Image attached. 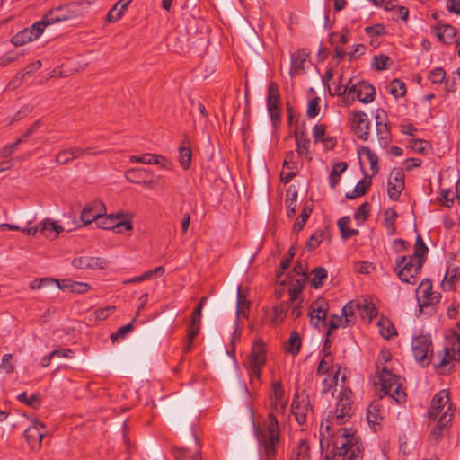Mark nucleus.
I'll use <instances>...</instances> for the list:
<instances>
[{"instance_id": "f257e3e1", "label": "nucleus", "mask_w": 460, "mask_h": 460, "mask_svg": "<svg viewBox=\"0 0 460 460\" xmlns=\"http://www.w3.org/2000/svg\"><path fill=\"white\" fill-rule=\"evenodd\" d=\"M333 441L332 457L326 460H362L363 449L358 438L349 429H341Z\"/></svg>"}, {"instance_id": "f03ea898", "label": "nucleus", "mask_w": 460, "mask_h": 460, "mask_svg": "<svg viewBox=\"0 0 460 460\" xmlns=\"http://www.w3.org/2000/svg\"><path fill=\"white\" fill-rule=\"evenodd\" d=\"M258 441L261 454L265 460H276L277 448L279 445V427L273 413L269 414L266 429L259 434Z\"/></svg>"}, {"instance_id": "7ed1b4c3", "label": "nucleus", "mask_w": 460, "mask_h": 460, "mask_svg": "<svg viewBox=\"0 0 460 460\" xmlns=\"http://www.w3.org/2000/svg\"><path fill=\"white\" fill-rule=\"evenodd\" d=\"M352 392L350 389L344 388L340 392L336 408L333 411H329L323 422L321 423V429L323 428L326 431L330 430L331 425L344 424L352 416Z\"/></svg>"}, {"instance_id": "20e7f679", "label": "nucleus", "mask_w": 460, "mask_h": 460, "mask_svg": "<svg viewBox=\"0 0 460 460\" xmlns=\"http://www.w3.org/2000/svg\"><path fill=\"white\" fill-rule=\"evenodd\" d=\"M266 344L261 339L256 340L244 366L250 376V383L253 387L261 385V368L266 363Z\"/></svg>"}, {"instance_id": "39448f33", "label": "nucleus", "mask_w": 460, "mask_h": 460, "mask_svg": "<svg viewBox=\"0 0 460 460\" xmlns=\"http://www.w3.org/2000/svg\"><path fill=\"white\" fill-rule=\"evenodd\" d=\"M89 7V3L84 1L73 2L65 5H59L49 10L43 20L46 25L73 20L83 16Z\"/></svg>"}, {"instance_id": "423d86ee", "label": "nucleus", "mask_w": 460, "mask_h": 460, "mask_svg": "<svg viewBox=\"0 0 460 460\" xmlns=\"http://www.w3.org/2000/svg\"><path fill=\"white\" fill-rule=\"evenodd\" d=\"M423 264L422 259L402 255L396 258L394 271L402 282L415 284Z\"/></svg>"}, {"instance_id": "0eeeda50", "label": "nucleus", "mask_w": 460, "mask_h": 460, "mask_svg": "<svg viewBox=\"0 0 460 460\" xmlns=\"http://www.w3.org/2000/svg\"><path fill=\"white\" fill-rule=\"evenodd\" d=\"M382 391L397 403L406 401V393L402 387L401 377L384 367L379 375Z\"/></svg>"}, {"instance_id": "6e6552de", "label": "nucleus", "mask_w": 460, "mask_h": 460, "mask_svg": "<svg viewBox=\"0 0 460 460\" xmlns=\"http://www.w3.org/2000/svg\"><path fill=\"white\" fill-rule=\"evenodd\" d=\"M417 292H420V296L417 298L420 313L422 314L425 310L429 314L435 313L436 305L441 300V294L433 292L431 280L429 279H423L420 283Z\"/></svg>"}, {"instance_id": "1a4fd4ad", "label": "nucleus", "mask_w": 460, "mask_h": 460, "mask_svg": "<svg viewBox=\"0 0 460 460\" xmlns=\"http://www.w3.org/2000/svg\"><path fill=\"white\" fill-rule=\"evenodd\" d=\"M446 412H449L450 420L454 416V407L450 401L449 392L447 390H440L438 392L431 400L430 406L428 411V416L429 419H437L444 417Z\"/></svg>"}, {"instance_id": "9d476101", "label": "nucleus", "mask_w": 460, "mask_h": 460, "mask_svg": "<svg viewBox=\"0 0 460 460\" xmlns=\"http://www.w3.org/2000/svg\"><path fill=\"white\" fill-rule=\"evenodd\" d=\"M267 110L270 115L271 122L277 127L281 122L280 95L277 83L270 82L267 91Z\"/></svg>"}, {"instance_id": "9b49d317", "label": "nucleus", "mask_w": 460, "mask_h": 460, "mask_svg": "<svg viewBox=\"0 0 460 460\" xmlns=\"http://www.w3.org/2000/svg\"><path fill=\"white\" fill-rule=\"evenodd\" d=\"M125 178L128 181L143 185L152 189L157 182L159 177H155L152 171L146 168H131L125 172Z\"/></svg>"}, {"instance_id": "f8f14e48", "label": "nucleus", "mask_w": 460, "mask_h": 460, "mask_svg": "<svg viewBox=\"0 0 460 460\" xmlns=\"http://www.w3.org/2000/svg\"><path fill=\"white\" fill-rule=\"evenodd\" d=\"M103 150H96L94 147H70L60 151L56 155V162L59 164H66L75 159L82 158L85 155H97L103 154Z\"/></svg>"}, {"instance_id": "ddd939ff", "label": "nucleus", "mask_w": 460, "mask_h": 460, "mask_svg": "<svg viewBox=\"0 0 460 460\" xmlns=\"http://www.w3.org/2000/svg\"><path fill=\"white\" fill-rule=\"evenodd\" d=\"M46 23L42 19L36 22L31 27L25 28L13 36L11 41L14 46H22L38 39L45 30Z\"/></svg>"}, {"instance_id": "4468645a", "label": "nucleus", "mask_w": 460, "mask_h": 460, "mask_svg": "<svg viewBox=\"0 0 460 460\" xmlns=\"http://www.w3.org/2000/svg\"><path fill=\"white\" fill-rule=\"evenodd\" d=\"M328 310L329 304L325 298L320 297L314 301L309 308L311 323L316 328L327 326Z\"/></svg>"}, {"instance_id": "2eb2a0df", "label": "nucleus", "mask_w": 460, "mask_h": 460, "mask_svg": "<svg viewBox=\"0 0 460 460\" xmlns=\"http://www.w3.org/2000/svg\"><path fill=\"white\" fill-rule=\"evenodd\" d=\"M351 129L353 133L361 140L367 141L369 137L370 121L367 115L363 111L351 112Z\"/></svg>"}, {"instance_id": "dca6fc26", "label": "nucleus", "mask_w": 460, "mask_h": 460, "mask_svg": "<svg viewBox=\"0 0 460 460\" xmlns=\"http://www.w3.org/2000/svg\"><path fill=\"white\" fill-rule=\"evenodd\" d=\"M106 213V207L102 200L96 199L86 205L81 211L80 219L83 226H87L104 216Z\"/></svg>"}, {"instance_id": "f3484780", "label": "nucleus", "mask_w": 460, "mask_h": 460, "mask_svg": "<svg viewBox=\"0 0 460 460\" xmlns=\"http://www.w3.org/2000/svg\"><path fill=\"white\" fill-rule=\"evenodd\" d=\"M99 227L105 230H115L117 233H121L122 228L126 231L132 229V223L129 220H120V214H111L109 216H102L97 222Z\"/></svg>"}, {"instance_id": "a211bd4d", "label": "nucleus", "mask_w": 460, "mask_h": 460, "mask_svg": "<svg viewBox=\"0 0 460 460\" xmlns=\"http://www.w3.org/2000/svg\"><path fill=\"white\" fill-rule=\"evenodd\" d=\"M414 358L419 362L428 359V354L432 347V341L429 335H419L411 341Z\"/></svg>"}, {"instance_id": "6ab92c4d", "label": "nucleus", "mask_w": 460, "mask_h": 460, "mask_svg": "<svg viewBox=\"0 0 460 460\" xmlns=\"http://www.w3.org/2000/svg\"><path fill=\"white\" fill-rule=\"evenodd\" d=\"M356 94L358 101L363 103H370L374 101L376 95L375 87L365 81L349 87L348 96Z\"/></svg>"}, {"instance_id": "aec40b11", "label": "nucleus", "mask_w": 460, "mask_h": 460, "mask_svg": "<svg viewBox=\"0 0 460 460\" xmlns=\"http://www.w3.org/2000/svg\"><path fill=\"white\" fill-rule=\"evenodd\" d=\"M404 173L401 169L394 170L390 173L387 193L392 200L399 199L401 192L404 189Z\"/></svg>"}, {"instance_id": "412c9836", "label": "nucleus", "mask_w": 460, "mask_h": 460, "mask_svg": "<svg viewBox=\"0 0 460 460\" xmlns=\"http://www.w3.org/2000/svg\"><path fill=\"white\" fill-rule=\"evenodd\" d=\"M456 362L452 357V353L448 349L444 348L442 351H438L433 358V365L439 374H448Z\"/></svg>"}, {"instance_id": "4be33fe9", "label": "nucleus", "mask_w": 460, "mask_h": 460, "mask_svg": "<svg viewBox=\"0 0 460 460\" xmlns=\"http://www.w3.org/2000/svg\"><path fill=\"white\" fill-rule=\"evenodd\" d=\"M129 162L145 164H157L166 170H171L172 168V164L167 158L161 155L150 153L143 154L141 155H131L129 156Z\"/></svg>"}, {"instance_id": "5701e85b", "label": "nucleus", "mask_w": 460, "mask_h": 460, "mask_svg": "<svg viewBox=\"0 0 460 460\" xmlns=\"http://www.w3.org/2000/svg\"><path fill=\"white\" fill-rule=\"evenodd\" d=\"M43 429H45V426L39 422L33 423L25 429L24 437L32 450L40 448L44 436Z\"/></svg>"}, {"instance_id": "b1692460", "label": "nucleus", "mask_w": 460, "mask_h": 460, "mask_svg": "<svg viewBox=\"0 0 460 460\" xmlns=\"http://www.w3.org/2000/svg\"><path fill=\"white\" fill-rule=\"evenodd\" d=\"M72 265L75 269H102L104 270L108 267L109 261L101 257H91V256H82L75 258L72 261Z\"/></svg>"}, {"instance_id": "393cba45", "label": "nucleus", "mask_w": 460, "mask_h": 460, "mask_svg": "<svg viewBox=\"0 0 460 460\" xmlns=\"http://www.w3.org/2000/svg\"><path fill=\"white\" fill-rule=\"evenodd\" d=\"M450 414L446 412L444 417H440L429 434V439L435 444L438 443L445 432L448 429L450 424Z\"/></svg>"}, {"instance_id": "a878e982", "label": "nucleus", "mask_w": 460, "mask_h": 460, "mask_svg": "<svg viewBox=\"0 0 460 460\" xmlns=\"http://www.w3.org/2000/svg\"><path fill=\"white\" fill-rule=\"evenodd\" d=\"M292 413L295 416L296 421L303 425L306 421L307 412L309 411L308 400L302 399L298 400V397L293 399L291 404Z\"/></svg>"}, {"instance_id": "bb28decb", "label": "nucleus", "mask_w": 460, "mask_h": 460, "mask_svg": "<svg viewBox=\"0 0 460 460\" xmlns=\"http://www.w3.org/2000/svg\"><path fill=\"white\" fill-rule=\"evenodd\" d=\"M382 398L379 400L374 401L372 403L369 404L367 410V420L372 427H375L376 425H379V420H383L384 412L382 411V405L381 401Z\"/></svg>"}, {"instance_id": "cd10ccee", "label": "nucleus", "mask_w": 460, "mask_h": 460, "mask_svg": "<svg viewBox=\"0 0 460 460\" xmlns=\"http://www.w3.org/2000/svg\"><path fill=\"white\" fill-rule=\"evenodd\" d=\"M309 58V53L305 49H300L295 52L291 56V71L290 75H294V74H299L300 72L305 70V63L307 61Z\"/></svg>"}, {"instance_id": "c85d7f7f", "label": "nucleus", "mask_w": 460, "mask_h": 460, "mask_svg": "<svg viewBox=\"0 0 460 460\" xmlns=\"http://www.w3.org/2000/svg\"><path fill=\"white\" fill-rule=\"evenodd\" d=\"M270 399L272 407L275 410H277L278 407H279L280 409L285 408L287 402L284 400V391L282 389L280 382H275L272 384Z\"/></svg>"}, {"instance_id": "c756f323", "label": "nucleus", "mask_w": 460, "mask_h": 460, "mask_svg": "<svg viewBox=\"0 0 460 460\" xmlns=\"http://www.w3.org/2000/svg\"><path fill=\"white\" fill-rule=\"evenodd\" d=\"M435 35L444 43H449L456 34V30L449 24L438 25L433 28Z\"/></svg>"}, {"instance_id": "7c9ffc66", "label": "nucleus", "mask_w": 460, "mask_h": 460, "mask_svg": "<svg viewBox=\"0 0 460 460\" xmlns=\"http://www.w3.org/2000/svg\"><path fill=\"white\" fill-rule=\"evenodd\" d=\"M296 151L300 155L309 154L310 139L305 130H296L295 132Z\"/></svg>"}, {"instance_id": "2f4dec72", "label": "nucleus", "mask_w": 460, "mask_h": 460, "mask_svg": "<svg viewBox=\"0 0 460 460\" xmlns=\"http://www.w3.org/2000/svg\"><path fill=\"white\" fill-rule=\"evenodd\" d=\"M398 217L397 212L389 208L384 212V226L388 235H394L396 233L395 221Z\"/></svg>"}, {"instance_id": "473e14b6", "label": "nucleus", "mask_w": 460, "mask_h": 460, "mask_svg": "<svg viewBox=\"0 0 460 460\" xmlns=\"http://www.w3.org/2000/svg\"><path fill=\"white\" fill-rule=\"evenodd\" d=\"M350 217L349 216L342 217L338 221V227L341 231L343 239H349L353 236L358 235L359 232L357 229L349 228Z\"/></svg>"}, {"instance_id": "72a5a7b5", "label": "nucleus", "mask_w": 460, "mask_h": 460, "mask_svg": "<svg viewBox=\"0 0 460 460\" xmlns=\"http://www.w3.org/2000/svg\"><path fill=\"white\" fill-rule=\"evenodd\" d=\"M379 112V111H377ZM376 119H379V114L376 113ZM376 133L378 136V139L380 144L385 146L391 141V134L388 125L386 123H382L379 120H376Z\"/></svg>"}, {"instance_id": "f704fd0d", "label": "nucleus", "mask_w": 460, "mask_h": 460, "mask_svg": "<svg viewBox=\"0 0 460 460\" xmlns=\"http://www.w3.org/2000/svg\"><path fill=\"white\" fill-rule=\"evenodd\" d=\"M347 169L345 162H340L333 165L329 175V185L334 189L341 180V173Z\"/></svg>"}, {"instance_id": "c9c22d12", "label": "nucleus", "mask_w": 460, "mask_h": 460, "mask_svg": "<svg viewBox=\"0 0 460 460\" xmlns=\"http://www.w3.org/2000/svg\"><path fill=\"white\" fill-rule=\"evenodd\" d=\"M309 458V446L305 440H300L293 453L290 460H308Z\"/></svg>"}, {"instance_id": "e433bc0d", "label": "nucleus", "mask_w": 460, "mask_h": 460, "mask_svg": "<svg viewBox=\"0 0 460 460\" xmlns=\"http://www.w3.org/2000/svg\"><path fill=\"white\" fill-rule=\"evenodd\" d=\"M377 325L381 336L386 340L390 339L391 337L396 334V331L394 324L387 318L380 319Z\"/></svg>"}, {"instance_id": "4c0bfd02", "label": "nucleus", "mask_w": 460, "mask_h": 460, "mask_svg": "<svg viewBox=\"0 0 460 460\" xmlns=\"http://www.w3.org/2000/svg\"><path fill=\"white\" fill-rule=\"evenodd\" d=\"M311 285L314 288H319L323 286V281L327 279L328 273L325 268L316 267L312 270Z\"/></svg>"}, {"instance_id": "58836bf2", "label": "nucleus", "mask_w": 460, "mask_h": 460, "mask_svg": "<svg viewBox=\"0 0 460 460\" xmlns=\"http://www.w3.org/2000/svg\"><path fill=\"white\" fill-rule=\"evenodd\" d=\"M300 348L301 338L296 332H292L285 349L288 353L296 356L299 353Z\"/></svg>"}, {"instance_id": "ea45409f", "label": "nucleus", "mask_w": 460, "mask_h": 460, "mask_svg": "<svg viewBox=\"0 0 460 460\" xmlns=\"http://www.w3.org/2000/svg\"><path fill=\"white\" fill-rule=\"evenodd\" d=\"M457 274L456 268L447 269L441 282V288L444 291H449L454 288Z\"/></svg>"}, {"instance_id": "a19ab883", "label": "nucleus", "mask_w": 460, "mask_h": 460, "mask_svg": "<svg viewBox=\"0 0 460 460\" xmlns=\"http://www.w3.org/2000/svg\"><path fill=\"white\" fill-rule=\"evenodd\" d=\"M289 303L283 302L273 308L272 322L275 324L282 323L288 314L289 309Z\"/></svg>"}, {"instance_id": "79ce46f5", "label": "nucleus", "mask_w": 460, "mask_h": 460, "mask_svg": "<svg viewBox=\"0 0 460 460\" xmlns=\"http://www.w3.org/2000/svg\"><path fill=\"white\" fill-rule=\"evenodd\" d=\"M428 251L429 249L427 245L424 243L421 235L418 234L414 245V252L411 256L416 259H422L425 261Z\"/></svg>"}, {"instance_id": "37998d69", "label": "nucleus", "mask_w": 460, "mask_h": 460, "mask_svg": "<svg viewBox=\"0 0 460 460\" xmlns=\"http://www.w3.org/2000/svg\"><path fill=\"white\" fill-rule=\"evenodd\" d=\"M389 93L395 98L403 97L406 94V85L400 79H394L389 84Z\"/></svg>"}, {"instance_id": "c03bdc74", "label": "nucleus", "mask_w": 460, "mask_h": 460, "mask_svg": "<svg viewBox=\"0 0 460 460\" xmlns=\"http://www.w3.org/2000/svg\"><path fill=\"white\" fill-rule=\"evenodd\" d=\"M371 186V181H359L355 189L353 190V191L351 193H346L345 197L348 199H352L356 197H358V196H363L365 195L368 189L370 188Z\"/></svg>"}, {"instance_id": "a18cd8bd", "label": "nucleus", "mask_w": 460, "mask_h": 460, "mask_svg": "<svg viewBox=\"0 0 460 460\" xmlns=\"http://www.w3.org/2000/svg\"><path fill=\"white\" fill-rule=\"evenodd\" d=\"M392 63L391 58L386 55L374 56L372 59V67L377 71L385 70Z\"/></svg>"}, {"instance_id": "49530a36", "label": "nucleus", "mask_w": 460, "mask_h": 460, "mask_svg": "<svg viewBox=\"0 0 460 460\" xmlns=\"http://www.w3.org/2000/svg\"><path fill=\"white\" fill-rule=\"evenodd\" d=\"M192 153L190 147L181 146L179 148V163L183 169H189L191 162Z\"/></svg>"}, {"instance_id": "de8ad7c7", "label": "nucleus", "mask_w": 460, "mask_h": 460, "mask_svg": "<svg viewBox=\"0 0 460 460\" xmlns=\"http://www.w3.org/2000/svg\"><path fill=\"white\" fill-rule=\"evenodd\" d=\"M17 399L20 402H24L25 404H27L31 407H33V408H37L40 404V394H33L29 397L27 395V394L25 392H23V393H21L20 394H18Z\"/></svg>"}, {"instance_id": "09e8293b", "label": "nucleus", "mask_w": 460, "mask_h": 460, "mask_svg": "<svg viewBox=\"0 0 460 460\" xmlns=\"http://www.w3.org/2000/svg\"><path fill=\"white\" fill-rule=\"evenodd\" d=\"M410 147L419 153V154H422V155H426L427 152L431 149V146L430 144L426 141V140H423V139H411L410 141Z\"/></svg>"}, {"instance_id": "8fccbe9b", "label": "nucleus", "mask_w": 460, "mask_h": 460, "mask_svg": "<svg viewBox=\"0 0 460 460\" xmlns=\"http://www.w3.org/2000/svg\"><path fill=\"white\" fill-rule=\"evenodd\" d=\"M358 307V304H355L353 301L349 302L345 305L341 310V315L343 316L345 323L349 325L353 323V317L355 314V309Z\"/></svg>"}, {"instance_id": "3c124183", "label": "nucleus", "mask_w": 460, "mask_h": 460, "mask_svg": "<svg viewBox=\"0 0 460 460\" xmlns=\"http://www.w3.org/2000/svg\"><path fill=\"white\" fill-rule=\"evenodd\" d=\"M332 355H322L321 361L317 367V375L327 374L332 368Z\"/></svg>"}, {"instance_id": "603ef678", "label": "nucleus", "mask_w": 460, "mask_h": 460, "mask_svg": "<svg viewBox=\"0 0 460 460\" xmlns=\"http://www.w3.org/2000/svg\"><path fill=\"white\" fill-rule=\"evenodd\" d=\"M327 326L329 327L327 335H330L332 330H335L341 326L347 327L349 324L345 323L342 315L332 314L327 323Z\"/></svg>"}, {"instance_id": "864d4df0", "label": "nucleus", "mask_w": 460, "mask_h": 460, "mask_svg": "<svg viewBox=\"0 0 460 460\" xmlns=\"http://www.w3.org/2000/svg\"><path fill=\"white\" fill-rule=\"evenodd\" d=\"M447 73L442 67H436L432 69L429 74V80L432 84H442L446 79Z\"/></svg>"}, {"instance_id": "5fc2aeb1", "label": "nucleus", "mask_w": 460, "mask_h": 460, "mask_svg": "<svg viewBox=\"0 0 460 460\" xmlns=\"http://www.w3.org/2000/svg\"><path fill=\"white\" fill-rule=\"evenodd\" d=\"M312 212V208L310 207L305 206L301 215L298 217L296 221L294 224V231H300L303 229L305 225L310 214Z\"/></svg>"}, {"instance_id": "6e6d98bb", "label": "nucleus", "mask_w": 460, "mask_h": 460, "mask_svg": "<svg viewBox=\"0 0 460 460\" xmlns=\"http://www.w3.org/2000/svg\"><path fill=\"white\" fill-rule=\"evenodd\" d=\"M362 153L366 155L373 174H376L378 172V156L367 146L362 147Z\"/></svg>"}, {"instance_id": "4d7b16f0", "label": "nucleus", "mask_w": 460, "mask_h": 460, "mask_svg": "<svg viewBox=\"0 0 460 460\" xmlns=\"http://www.w3.org/2000/svg\"><path fill=\"white\" fill-rule=\"evenodd\" d=\"M448 349L452 353L453 358H455L457 362L460 361V335H457L450 341V345L445 347Z\"/></svg>"}, {"instance_id": "13d9d810", "label": "nucleus", "mask_w": 460, "mask_h": 460, "mask_svg": "<svg viewBox=\"0 0 460 460\" xmlns=\"http://www.w3.org/2000/svg\"><path fill=\"white\" fill-rule=\"evenodd\" d=\"M243 305H245L246 308H249L250 302L245 300L243 295L242 294L241 288H238V290H237V306H236V315H237V318L240 317L241 314L243 315H244V316L246 315L245 311L243 308Z\"/></svg>"}, {"instance_id": "bf43d9fd", "label": "nucleus", "mask_w": 460, "mask_h": 460, "mask_svg": "<svg viewBox=\"0 0 460 460\" xmlns=\"http://www.w3.org/2000/svg\"><path fill=\"white\" fill-rule=\"evenodd\" d=\"M339 371L340 368H338L332 376H327L323 380L322 394H327L337 385Z\"/></svg>"}, {"instance_id": "052dcab7", "label": "nucleus", "mask_w": 460, "mask_h": 460, "mask_svg": "<svg viewBox=\"0 0 460 460\" xmlns=\"http://www.w3.org/2000/svg\"><path fill=\"white\" fill-rule=\"evenodd\" d=\"M136 321V317L133 318L132 322L121 326L118 329V331L114 333L111 334V339L112 341H117L119 338H124L133 328V322Z\"/></svg>"}, {"instance_id": "680f3d73", "label": "nucleus", "mask_w": 460, "mask_h": 460, "mask_svg": "<svg viewBox=\"0 0 460 460\" xmlns=\"http://www.w3.org/2000/svg\"><path fill=\"white\" fill-rule=\"evenodd\" d=\"M319 103H320L319 97H314L308 102L307 110H306L307 117L314 118L319 114V111H320Z\"/></svg>"}, {"instance_id": "e2e57ef3", "label": "nucleus", "mask_w": 460, "mask_h": 460, "mask_svg": "<svg viewBox=\"0 0 460 460\" xmlns=\"http://www.w3.org/2000/svg\"><path fill=\"white\" fill-rule=\"evenodd\" d=\"M369 214V204L365 202L361 204L355 212L354 218L358 222L366 221Z\"/></svg>"}, {"instance_id": "0e129e2a", "label": "nucleus", "mask_w": 460, "mask_h": 460, "mask_svg": "<svg viewBox=\"0 0 460 460\" xmlns=\"http://www.w3.org/2000/svg\"><path fill=\"white\" fill-rule=\"evenodd\" d=\"M304 284H305V282H302L300 280H296V284L292 285V287L289 288V289H288L289 301L288 302V303H289V305L297 299L298 295L301 293V291L303 289Z\"/></svg>"}, {"instance_id": "69168bd1", "label": "nucleus", "mask_w": 460, "mask_h": 460, "mask_svg": "<svg viewBox=\"0 0 460 460\" xmlns=\"http://www.w3.org/2000/svg\"><path fill=\"white\" fill-rule=\"evenodd\" d=\"M41 66V61L37 60L27 65L22 72L17 74L16 78L19 80H23L26 75L32 74L37 71Z\"/></svg>"}, {"instance_id": "338daca9", "label": "nucleus", "mask_w": 460, "mask_h": 460, "mask_svg": "<svg viewBox=\"0 0 460 460\" xmlns=\"http://www.w3.org/2000/svg\"><path fill=\"white\" fill-rule=\"evenodd\" d=\"M323 232L322 231L314 233L306 243V248L309 251H313L317 248L323 241Z\"/></svg>"}, {"instance_id": "774afa93", "label": "nucleus", "mask_w": 460, "mask_h": 460, "mask_svg": "<svg viewBox=\"0 0 460 460\" xmlns=\"http://www.w3.org/2000/svg\"><path fill=\"white\" fill-rule=\"evenodd\" d=\"M124 10L119 7L118 4H116L108 13L107 20L108 22H114L121 18L124 13Z\"/></svg>"}]
</instances>
